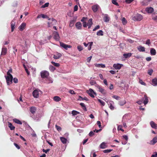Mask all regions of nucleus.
<instances>
[{"label": "nucleus", "instance_id": "obj_1", "mask_svg": "<svg viewBox=\"0 0 157 157\" xmlns=\"http://www.w3.org/2000/svg\"><path fill=\"white\" fill-rule=\"evenodd\" d=\"M141 101H138V104H141L143 102L145 105H146L148 102V98L146 94H145L144 97H143Z\"/></svg>", "mask_w": 157, "mask_h": 157}, {"label": "nucleus", "instance_id": "obj_2", "mask_svg": "<svg viewBox=\"0 0 157 157\" xmlns=\"http://www.w3.org/2000/svg\"><path fill=\"white\" fill-rule=\"evenodd\" d=\"M50 20L48 22V27H50L53 25H56L57 23L56 20L53 18H50Z\"/></svg>", "mask_w": 157, "mask_h": 157}, {"label": "nucleus", "instance_id": "obj_3", "mask_svg": "<svg viewBox=\"0 0 157 157\" xmlns=\"http://www.w3.org/2000/svg\"><path fill=\"white\" fill-rule=\"evenodd\" d=\"M7 84L8 85H10L13 82V77L10 76H5Z\"/></svg>", "mask_w": 157, "mask_h": 157}, {"label": "nucleus", "instance_id": "obj_4", "mask_svg": "<svg viewBox=\"0 0 157 157\" xmlns=\"http://www.w3.org/2000/svg\"><path fill=\"white\" fill-rule=\"evenodd\" d=\"M95 86L98 89L99 91L102 94L105 95L106 94V91L98 85H96Z\"/></svg>", "mask_w": 157, "mask_h": 157}, {"label": "nucleus", "instance_id": "obj_5", "mask_svg": "<svg viewBox=\"0 0 157 157\" xmlns=\"http://www.w3.org/2000/svg\"><path fill=\"white\" fill-rule=\"evenodd\" d=\"M40 75L43 78H47L49 75V73L46 71H42L40 72Z\"/></svg>", "mask_w": 157, "mask_h": 157}, {"label": "nucleus", "instance_id": "obj_6", "mask_svg": "<svg viewBox=\"0 0 157 157\" xmlns=\"http://www.w3.org/2000/svg\"><path fill=\"white\" fill-rule=\"evenodd\" d=\"M86 92L89 94V95L91 97L94 98V94L96 95V94L95 92L92 89H90L89 90L86 91Z\"/></svg>", "mask_w": 157, "mask_h": 157}, {"label": "nucleus", "instance_id": "obj_7", "mask_svg": "<svg viewBox=\"0 0 157 157\" xmlns=\"http://www.w3.org/2000/svg\"><path fill=\"white\" fill-rule=\"evenodd\" d=\"M60 44L61 47L64 48L67 50L68 48H71L72 47L71 45H67L63 42H60Z\"/></svg>", "mask_w": 157, "mask_h": 157}, {"label": "nucleus", "instance_id": "obj_8", "mask_svg": "<svg viewBox=\"0 0 157 157\" xmlns=\"http://www.w3.org/2000/svg\"><path fill=\"white\" fill-rule=\"evenodd\" d=\"M41 17H42L43 18H47L48 20H50L51 19L50 18H49L47 15H45L43 14H39L37 17V18H40Z\"/></svg>", "mask_w": 157, "mask_h": 157}, {"label": "nucleus", "instance_id": "obj_9", "mask_svg": "<svg viewBox=\"0 0 157 157\" xmlns=\"http://www.w3.org/2000/svg\"><path fill=\"white\" fill-rule=\"evenodd\" d=\"M99 8V6L98 4H95L92 6V9L93 11L95 13L97 12Z\"/></svg>", "mask_w": 157, "mask_h": 157}, {"label": "nucleus", "instance_id": "obj_10", "mask_svg": "<svg viewBox=\"0 0 157 157\" xmlns=\"http://www.w3.org/2000/svg\"><path fill=\"white\" fill-rule=\"evenodd\" d=\"M26 24L25 22H23L19 26L18 29L21 31H23L25 28Z\"/></svg>", "mask_w": 157, "mask_h": 157}, {"label": "nucleus", "instance_id": "obj_11", "mask_svg": "<svg viewBox=\"0 0 157 157\" xmlns=\"http://www.w3.org/2000/svg\"><path fill=\"white\" fill-rule=\"evenodd\" d=\"M33 95L34 98H38L39 95L38 90H34L33 92Z\"/></svg>", "mask_w": 157, "mask_h": 157}, {"label": "nucleus", "instance_id": "obj_12", "mask_svg": "<svg viewBox=\"0 0 157 157\" xmlns=\"http://www.w3.org/2000/svg\"><path fill=\"white\" fill-rule=\"evenodd\" d=\"M150 124L152 128L157 129V124L154 121H151L150 122Z\"/></svg>", "mask_w": 157, "mask_h": 157}, {"label": "nucleus", "instance_id": "obj_13", "mask_svg": "<svg viewBox=\"0 0 157 157\" xmlns=\"http://www.w3.org/2000/svg\"><path fill=\"white\" fill-rule=\"evenodd\" d=\"M7 49L6 48L3 47L2 48L1 56H4L7 52Z\"/></svg>", "mask_w": 157, "mask_h": 157}, {"label": "nucleus", "instance_id": "obj_14", "mask_svg": "<svg viewBox=\"0 0 157 157\" xmlns=\"http://www.w3.org/2000/svg\"><path fill=\"white\" fill-rule=\"evenodd\" d=\"M122 65L119 63L114 64L113 65V67L117 70L120 69Z\"/></svg>", "mask_w": 157, "mask_h": 157}, {"label": "nucleus", "instance_id": "obj_15", "mask_svg": "<svg viewBox=\"0 0 157 157\" xmlns=\"http://www.w3.org/2000/svg\"><path fill=\"white\" fill-rule=\"evenodd\" d=\"M114 104V102L113 101H110L108 104V105L109 106V108L112 110H113L114 109V107L113 105Z\"/></svg>", "mask_w": 157, "mask_h": 157}, {"label": "nucleus", "instance_id": "obj_16", "mask_svg": "<svg viewBox=\"0 0 157 157\" xmlns=\"http://www.w3.org/2000/svg\"><path fill=\"white\" fill-rule=\"evenodd\" d=\"M36 110V108L35 107L32 106L30 108V111L33 114H34Z\"/></svg>", "mask_w": 157, "mask_h": 157}, {"label": "nucleus", "instance_id": "obj_17", "mask_svg": "<svg viewBox=\"0 0 157 157\" xmlns=\"http://www.w3.org/2000/svg\"><path fill=\"white\" fill-rule=\"evenodd\" d=\"M146 11L148 13H151L154 11V9L151 7H147L146 9Z\"/></svg>", "mask_w": 157, "mask_h": 157}, {"label": "nucleus", "instance_id": "obj_18", "mask_svg": "<svg viewBox=\"0 0 157 157\" xmlns=\"http://www.w3.org/2000/svg\"><path fill=\"white\" fill-rule=\"evenodd\" d=\"M157 142V136L155 137L150 141V144L153 145Z\"/></svg>", "mask_w": 157, "mask_h": 157}, {"label": "nucleus", "instance_id": "obj_19", "mask_svg": "<svg viewBox=\"0 0 157 157\" xmlns=\"http://www.w3.org/2000/svg\"><path fill=\"white\" fill-rule=\"evenodd\" d=\"M8 126L10 128V130H14V129L15 128V127L13 126L12 124L10 122H9V121L8 122Z\"/></svg>", "mask_w": 157, "mask_h": 157}, {"label": "nucleus", "instance_id": "obj_20", "mask_svg": "<svg viewBox=\"0 0 157 157\" xmlns=\"http://www.w3.org/2000/svg\"><path fill=\"white\" fill-rule=\"evenodd\" d=\"M11 32H13L14 29V26L15 25V21L13 20L11 22Z\"/></svg>", "mask_w": 157, "mask_h": 157}, {"label": "nucleus", "instance_id": "obj_21", "mask_svg": "<svg viewBox=\"0 0 157 157\" xmlns=\"http://www.w3.org/2000/svg\"><path fill=\"white\" fill-rule=\"evenodd\" d=\"M75 26L77 29H81L82 25L80 22H78L76 23Z\"/></svg>", "mask_w": 157, "mask_h": 157}, {"label": "nucleus", "instance_id": "obj_22", "mask_svg": "<svg viewBox=\"0 0 157 157\" xmlns=\"http://www.w3.org/2000/svg\"><path fill=\"white\" fill-rule=\"evenodd\" d=\"M54 37L55 39L56 40H58L59 38V35L58 32H55Z\"/></svg>", "mask_w": 157, "mask_h": 157}, {"label": "nucleus", "instance_id": "obj_23", "mask_svg": "<svg viewBox=\"0 0 157 157\" xmlns=\"http://www.w3.org/2000/svg\"><path fill=\"white\" fill-rule=\"evenodd\" d=\"M62 55L60 53H57L54 55L53 58L55 59H57L59 58Z\"/></svg>", "mask_w": 157, "mask_h": 157}, {"label": "nucleus", "instance_id": "obj_24", "mask_svg": "<svg viewBox=\"0 0 157 157\" xmlns=\"http://www.w3.org/2000/svg\"><path fill=\"white\" fill-rule=\"evenodd\" d=\"M150 54L151 55L154 56L156 54V51L155 50L154 48H151L150 49Z\"/></svg>", "mask_w": 157, "mask_h": 157}, {"label": "nucleus", "instance_id": "obj_25", "mask_svg": "<svg viewBox=\"0 0 157 157\" xmlns=\"http://www.w3.org/2000/svg\"><path fill=\"white\" fill-rule=\"evenodd\" d=\"M106 144L104 142L101 143L100 145V147L102 149H105L107 147Z\"/></svg>", "mask_w": 157, "mask_h": 157}, {"label": "nucleus", "instance_id": "obj_26", "mask_svg": "<svg viewBox=\"0 0 157 157\" xmlns=\"http://www.w3.org/2000/svg\"><path fill=\"white\" fill-rule=\"evenodd\" d=\"M13 121L15 123L19 124H22V122L16 118H14L13 120Z\"/></svg>", "mask_w": 157, "mask_h": 157}, {"label": "nucleus", "instance_id": "obj_27", "mask_svg": "<svg viewBox=\"0 0 157 157\" xmlns=\"http://www.w3.org/2000/svg\"><path fill=\"white\" fill-rule=\"evenodd\" d=\"M60 139L62 142L63 144H66L67 141V139L64 137H61L60 138Z\"/></svg>", "mask_w": 157, "mask_h": 157}, {"label": "nucleus", "instance_id": "obj_28", "mask_svg": "<svg viewBox=\"0 0 157 157\" xmlns=\"http://www.w3.org/2000/svg\"><path fill=\"white\" fill-rule=\"evenodd\" d=\"M54 101L56 102H58L61 100V98L59 96H56L54 97L53 98Z\"/></svg>", "mask_w": 157, "mask_h": 157}, {"label": "nucleus", "instance_id": "obj_29", "mask_svg": "<svg viewBox=\"0 0 157 157\" xmlns=\"http://www.w3.org/2000/svg\"><path fill=\"white\" fill-rule=\"evenodd\" d=\"M103 19L105 22H108L109 21V17L107 14L105 15Z\"/></svg>", "mask_w": 157, "mask_h": 157}, {"label": "nucleus", "instance_id": "obj_30", "mask_svg": "<svg viewBox=\"0 0 157 157\" xmlns=\"http://www.w3.org/2000/svg\"><path fill=\"white\" fill-rule=\"evenodd\" d=\"M138 50L140 52H144L145 51L144 47L140 46L138 48Z\"/></svg>", "mask_w": 157, "mask_h": 157}, {"label": "nucleus", "instance_id": "obj_31", "mask_svg": "<svg viewBox=\"0 0 157 157\" xmlns=\"http://www.w3.org/2000/svg\"><path fill=\"white\" fill-rule=\"evenodd\" d=\"M152 84L154 86H156L157 85V78H155L152 80Z\"/></svg>", "mask_w": 157, "mask_h": 157}, {"label": "nucleus", "instance_id": "obj_32", "mask_svg": "<svg viewBox=\"0 0 157 157\" xmlns=\"http://www.w3.org/2000/svg\"><path fill=\"white\" fill-rule=\"evenodd\" d=\"M75 21L74 20H72L70 21L69 23V27H73Z\"/></svg>", "mask_w": 157, "mask_h": 157}, {"label": "nucleus", "instance_id": "obj_33", "mask_svg": "<svg viewBox=\"0 0 157 157\" xmlns=\"http://www.w3.org/2000/svg\"><path fill=\"white\" fill-rule=\"evenodd\" d=\"M131 55L132 54L131 53H124L123 54V56L125 58H127L130 57L131 56Z\"/></svg>", "mask_w": 157, "mask_h": 157}, {"label": "nucleus", "instance_id": "obj_34", "mask_svg": "<svg viewBox=\"0 0 157 157\" xmlns=\"http://www.w3.org/2000/svg\"><path fill=\"white\" fill-rule=\"evenodd\" d=\"M122 23L124 25H125L127 23V21L125 17H123L122 20Z\"/></svg>", "mask_w": 157, "mask_h": 157}, {"label": "nucleus", "instance_id": "obj_35", "mask_svg": "<svg viewBox=\"0 0 157 157\" xmlns=\"http://www.w3.org/2000/svg\"><path fill=\"white\" fill-rule=\"evenodd\" d=\"M97 35L98 36H103V32L101 30H100L97 33Z\"/></svg>", "mask_w": 157, "mask_h": 157}, {"label": "nucleus", "instance_id": "obj_36", "mask_svg": "<svg viewBox=\"0 0 157 157\" xmlns=\"http://www.w3.org/2000/svg\"><path fill=\"white\" fill-rule=\"evenodd\" d=\"M132 19L134 21H137V15H134L132 16Z\"/></svg>", "mask_w": 157, "mask_h": 157}, {"label": "nucleus", "instance_id": "obj_37", "mask_svg": "<svg viewBox=\"0 0 157 157\" xmlns=\"http://www.w3.org/2000/svg\"><path fill=\"white\" fill-rule=\"evenodd\" d=\"M88 44H89V45L88 48V49L89 50H90L91 49V47L93 44V42H88Z\"/></svg>", "mask_w": 157, "mask_h": 157}, {"label": "nucleus", "instance_id": "obj_38", "mask_svg": "<svg viewBox=\"0 0 157 157\" xmlns=\"http://www.w3.org/2000/svg\"><path fill=\"white\" fill-rule=\"evenodd\" d=\"M90 83L91 85H95V86L96 85H98L97 84L95 81L93 80H91V81H90Z\"/></svg>", "mask_w": 157, "mask_h": 157}, {"label": "nucleus", "instance_id": "obj_39", "mask_svg": "<svg viewBox=\"0 0 157 157\" xmlns=\"http://www.w3.org/2000/svg\"><path fill=\"white\" fill-rule=\"evenodd\" d=\"M51 63L55 66H56L57 67H59L60 66V64L59 63H56L53 61L51 62Z\"/></svg>", "mask_w": 157, "mask_h": 157}, {"label": "nucleus", "instance_id": "obj_40", "mask_svg": "<svg viewBox=\"0 0 157 157\" xmlns=\"http://www.w3.org/2000/svg\"><path fill=\"white\" fill-rule=\"evenodd\" d=\"M79 113L77 111H76L75 110H73L72 111V114L73 115L75 116V115H76L78 114H79Z\"/></svg>", "mask_w": 157, "mask_h": 157}, {"label": "nucleus", "instance_id": "obj_41", "mask_svg": "<svg viewBox=\"0 0 157 157\" xmlns=\"http://www.w3.org/2000/svg\"><path fill=\"white\" fill-rule=\"evenodd\" d=\"M12 69H9L7 72V75L8 76H10L12 77V75L10 74V73H12Z\"/></svg>", "mask_w": 157, "mask_h": 157}, {"label": "nucleus", "instance_id": "obj_42", "mask_svg": "<svg viewBox=\"0 0 157 157\" xmlns=\"http://www.w3.org/2000/svg\"><path fill=\"white\" fill-rule=\"evenodd\" d=\"M49 68L50 70L51 71H53L56 69V68L54 67L52 65H50L49 66Z\"/></svg>", "mask_w": 157, "mask_h": 157}, {"label": "nucleus", "instance_id": "obj_43", "mask_svg": "<svg viewBox=\"0 0 157 157\" xmlns=\"http://www.w3.org/2000/svg\"><path fill=\"white\" fill-rule=\"evenodd\" d=\"M92 19H90L88 22L87 25H92L93 24V22H92Z\"/></svg>", "mask_w": 157, "mask_h": 157}, {"label": "nucleus", "instance_id": "obj_44", "mask_svg": "<svg viewBox=\"0 0 157 157\" xmlns=\"http://www.w3.org/2000/svg\"><path fill=\"white\" fill-rule=\"evenodd\" d=\"M125 100H124L123 101H120L119 102V104L121 106H122L124 105L125 103Z\"/></svg>", "mask_w": 157, "mask_h": 157}, {"label": "nucleus", "instance_id": "obj_45", "mask_svg": "<svg viewBox=\"0 0 157 157\" xmlns=\"http://www.w3.org/2000/svg\"><path fill=\"white\" fill-rule=\"evenodd\" d=\"M112 149L110 150V149H107V150H105L103 151V152L104 153H108L112 151Z\"/></svg>", "mask_w": 157, "mask_h": 157}, {"label": "nucleus", "instance_id": "obj_46", "mask_svg": "<svg viewBox=\"0 0 157 157\" xmlns=\"http://www.w3.org/2000/svg\"><path fill=\"white\" fill-rule=\"evenodd\" d=\"M112 3L116 5L117 6H119L118 3L117 2V1L116 0H113L112 1Z\"/></svg>", "mask_w": 157, "mask_h": 157}, {"label": "nucleus", "instance_id": "obj_47", "mask_svg": "<svg viewBox=\"0 0 157 157\" xmlns=\"http://www.w3.org/2000/svg\"><path fill=\"white\" fill-rule=\"evenodd\" d=\"M143 18V17L140 14H138V21H141Z\"/></svg>", "mask_w": 157, "mask_h": 157}, {"label": "nucleus", "instance_id": "obj_48", "mask_svg": "<svg viewBox=\"0 0 157 157\" xmlns=\"http://www.w3.org/2000/svg\"><path fill=\"white\" fill-rule=\"evenodd\" d=\"M49 5V3L48 2H47L45 3L44 5H43L42 6L41 8H44L45 7H48V6Z\"/></svg>", "mask_w": 157, "mask_h": 157}, {"label": "nucleus", "instance_id": "obj_49", "mask_svg": "<svg viewBox=\"0 0 157 157\" xmlns=\"http://www.w3.org/2000/svg\"><path fill=\"white\" fill-rule=\"evenodd\" d=\"M56 128V129L59 131H61L62 128L61 127L57 125H56L55 126Z\"/></svg>", "mask_w": 157, "mask_h": 157}, {"label": "nucleus", "instance_id": "obj_50", "mask_svg": "<svg viewBox=\"0 0 157 157\" xmlns=\"http://www.w3.org/2000/svg\"><path fill=\"white\" fill-rule=\"evenodd\" d=\"M77 49L79 51H81L83 49L82 47L80 45L78 46Z\"/></svg>", "mask_w": 157, "mask_h": 157}, {"label": "nucleus", "instance_id": "obj_51", "mask_svg": "<svg viewBox=\"0 0 157 157\" xmlns=\"http://www.w3.org/2000/svg\"><path fill=\"white\" fill-rule=\"evenodd\" d=\"M148 2L146 1H144L142 2V4L144 6H147L148 4Z\"/></svg>", "mask_w": 157, "mask_h": 157}, {"label": "nucleus", "instance_id": "obj_52", "mask_svg": "<svg viewBox=\"0 0 157 157\" xmlns=\"http://www.w3.org/2000/svg\"><path fill=\"white\" fill-rule=\"evenodd\" d=\"M153 72V70L152 69L149 70H148V74L150 75H152V73Z\"/></svg>", "mask_w": 157, "mask_h": 157}, {"label": "nucleus", "instance_id": "obj_53", "mask_svg": "<svg viewBox=\"0 0 157 157\" xmlns=\"http://www.w3.org/2000/svg\"><path fill=\"white\" fill-rule=\"evenodd\" d=\"M98 101L103 105L104 106L105 105V102L102 100L98 99Z\"/></svg>", "mask_w": 157, "mask_h": 157}, {"label": "nucleus", "instance_id": "obj_54", "mask_svg": "<svg viewBox=\"0 0 157 157\" xmlns=\"http://www.w3.org/2000/svg\"><path fill=\"white\" fill-rule=\"evenodd\" d=\"M139 83L142 85L145 86L146 85V83L144 82L142 80L140 79L139 80Z\"/></svg>", "mask_w": 157, "mask_h": 157}, {"label": "nucleus", "instance_id": "obj_55", "mask_svg": "<svg viewBox=\"0 0 157 157\" xmlns=\"http://www.w3.org/2000/svg\"><path fill=\"white\" fill-rule=\"evenodd\" d=\"M95 132V131H94V132L93 131H91L89 133V136H93L94 135V132Z\"/></svg>", "mask_w": 157, "mask_h": 157}, {"label": "nucleus", "instance_id": "obj_56", "mask_svg": "<svg viewBox=\"0 0 157 157\" xmlns=\"http://www.w3.org/2000/svg\"><path fill=\"white\" fill-rule=\"evenodd\" d=\"M112 97L113 98H115L117 100H119L120 98V97H119L115 95L113 96Z\"/></svg>", "mask_w": 157, "mask_h": 157}, {"label": "nucleus", "instance_id": "obj_57", "mask_svg": "<svg viewBox=\"0 0 157 157\" xmlns=\"http://www.w3.org/2000/svg\"><path fill=\"white\" fill-rule=\"evenodd\" d=\"M79 98H81V100H85L86 101H88V99L86 97H85L83 98L82 97L79 96Z\"/></svg>", "mask_w": 157, "mask_h": 157}, {"label": "nucleus", "instance_id": "obj_58", "mask_svg": "<svg viewBox=\"0 0 157 157\" xmlns=\"http://www.w3.org/2000/svg\"><path fill=\"white\" fill-rule=\"evenodd\" d=\"M151 44L150 40L149 39L147 40L146 42V44L149 46V45Z\"/></svg>", "mask_w": 157, "mask_h": 157}, {"label": "nucleus", "instance_id": "obj_59", "mask_svg": "<svg viewBox=\"0 0 157 157\" xmlns=\"http://www.w3.org/2000/svg\"><path fill=\"white\" fill-rule=\"evenodd\" d=\"M14 145L18 149H19L20 148V147L19 145H18L17 144L15 143H14Z\"/></svg>", "mask_w": 157, "mask_h": 157}, {"label": "nucleus", "instance_id": "obj_60", "mask_svg": "<svg viewBox=\"0 0 157 157\" xmlns=\"http://www.w3.org/2000/svg\"><path fill=\"white\" fill-rule=\"evenodd\" d=\"M13 80V82L14 83H16L18 82V79L16 78H14Z\"/></svg>", "mask_w": 157, "mask_h": 157}, {"label": "nucleus", "instance_id": "obj_61", "mask_svg": "<svg viewBox=\"0 0 157 157\" xmlns=\"http://www.w3.org/2000/svg\"><path fill=\"white\" fill-rule=\"evenodd\" d=\"M78 10V6L77 5H76L74 7V12L77 11Z\"/></svg>", "mask_w": 157, "mask_h": 157}, {"label": "nucleus", "instance_id": "obj_62", "mask_svg": "<svg viewBox=\"0 0 157 157\" xmlns=\"http://www.w3.org/2000/svg\"><path fill=\"white\" fill-rule=\"evenodd\" d=\"M69 93H70L71 94H75V92L74 91L72 90H69Z\"/></svg>", "mask_w": 157, "mask_h": 157}, {"label": "nucleus", "instance_id": "obj_63", "mask_svg": "<svg viewBox=\"0 0 157 157\" xmlns=\"http://www.w3.org/2000/svg\"><path fill=\"white\" fill-rule=\"evenodd\" d=\"M87 18L85 17H83L81 20V21L83 22H86V20Z\"/></svg>", "mask_w": 157, "mask_h": 157}, {"label": "nucleus", "instance_id": "obj_64", "mask_svg": "<svg viewBox=\"0 0 157 157\" xmlns=\"http://www.w3.org/2000/svg\"><path fill=\"white\" fill-rule=\"evenodd\" d=\"M151 157H157V152H155L153 154L151 155Z\"/></svg>", "mask_w": 157, "mask_h": 157}]
</instances>
